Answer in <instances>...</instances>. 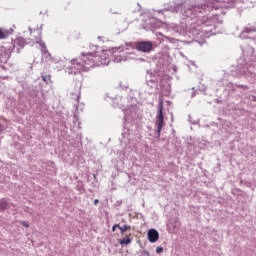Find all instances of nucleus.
I'll return each mask as SVG.
<instances>
[{"label":"nucleus","mask_w":256,"mask_h":256,"mask_svg":"<svg viewBox=\"0 0 256 256\" xmlns=\"http://www.w3.org/2000/svg\"><path fill=\"white\" fill-rule=\"evenodd\" d=\"M163 98L159 99L157 114H156V122L155 125L158 131V137L161 136V131H163V126L165 125V116L163 115Z\"/></svg>","instance_id":"f257e3e1"},{"label":"nucleus","mask_w":256,"mask_h":256,"mask_svg":"<svg viewBox=\"0 0 256 256\" xmlns=\"http://www.w3.org/2000/svg\"><path fill=\"white\" fill-rule=\"evenodd\" d=\"M80 59L82 63L85 65V67H94L95 61L97 60V52H83L80 56Z\"/></svg>","instance_id":"f03ea898"},{"label":"nucleus","mask_w":256,"mask_h":256,"mask_svg":"<svg viewBox=\"0 0 256 256\" xmlns=\"http://www.w3.org/2000/svg\"><path fill=\"white\" fill-rule=\"evenodd\" d=\"M70 69L73 70V73H81V71H87L89 69L88 66H85L83 61L79 62L77 59H73L71 61Z\"/></svg>","instance_id":"7ed1b4c3"},{"label":"nucleus","mask_w":256,"mask_h":256,"mask_svg":"<svg viewBox=\"0 0 256 256\" xmlns=\"http://www.w3.org/2000/svg\"><path fill=\"white\" fill-rule=\"evenodd\" d=\"M136 49L142 51V53H149L153 51V43L149 41L137 42Z\"/></svg>","instance_id":"20e7f679"},{"label":"nucleus","mask_w":256,"mask_h":256,"mask_svg":"<svg viewBox=\"0 0 256 256\" xmlns=\"http://www.w3.org/2000/svg\"><path fill=\"white\" fill-rule=\"evenodd\" d=\"M148 241H150V243H157V241H159V232L155 229H150L148 231Z\"/></svg>","instance_id":"39448f33"},{"label":"nucleus","mask_w":256,"mask_h":256,"mask_svg":"<svg viewBox=\"0 0 256 256\" xmlns=\"http://www.w3.org/2000/svg\"><path fill=\"white\" fill-rule=\"evenodd\" d=\"M13 35V29L0 28V39H8Z\"/></svg>","instance_id":"423d86ee"},{"label":"nucleus","mask_w":256,"mask_h":256,"mask_svg":"<svg viewBox=\"0 0 256 256\" xmlns=\"http://www.w3.org/2000/svg\"><path fill=\"white\" fill-rule=\"evenodd\" d=\"M133 241V238H131V234L126 235L124 238L119 240L120 245L123 247V245H131V242Z\"/></svg>","instance_id":"0eeeda50"},{"label":"nucleus","mask_w":256,"mask_h":256,"mask_svg":"<svg viewBox=\"0 0 256 256\" xmlns=\"http://www.w3.org/2000/svg\"><path fill=\"white\" fill-rule=\"evenodd\" d=\"M129 229H131V226H129V225L119 226L121 235H125V233H127V231H129Z\"/></svg>","instance_id":"6e6552de"},{"label":"nucleus","mask_w":256,"mask_h":256,"mask_svg":"<svg viewBox=\"0 0 256 256\" xmlns=\"http://www.w3.org/2000/svg\"><path fill=\"white\" fill-rule=\"evenodd\" d=\"M16 45H19V47H25V39L23 37L16 38Z\"/></svg>","instance_id":"1a4fd4ad"},{"label":"nucleus","mask_w":256,"mask_h":256,"mask_svg":"<svg viewBox=\"0 0 256 256\" xmlns=\"http://www.w3.org/2000/svg\"><path fill=\"white\" fill-rule=\"evenodd\" d=\"M0 209H2V211H5V209H7V200H0Z\"/></svg>","instance_id":"9d476101"},{"label":"nucleus","mask_w":256,"mask_h":256,"mask_svg":"<svg viewBox=\"0 0 256 256\" xmlns=\"http://www.w3.org/2000/svg\"><path fill=\"white\" fill-rule=\"evenodd\" d=\"M119 227H120L119 224H114V225L112 226V231H113V233H115V231H117V229H119Z\"/></svg>","instance_id":"9b49d317"},{"label":"nucleus","mask_w":256,"mask_h":256,"mask_svg":"<svg viewBox=\"0 0 256 256\" xmlns=\"http://www.w3.org/2000/svg\"><path fill=\"white\" fill-rule=\"evenodd\" d=\"M156 253H163V247L159 246L156 248Z\"/></svg>","instance_id":"f8f14e48"},{"label":"nucleus","mask_w":256,"mask_h":256,"mask_svg":"<svg viewBox=\"0 0 256 256\" xmlns=\"http://www.w3.org/2000/svg\"><path fill=\"white\" fill-rule=\"evenodd\" d=\"M21 225L23 226V227H29V223H27V222H25V221H23V222H21Z\"/></svg>","instance_id":"ddd939ff"},{"label":"nucleus","mask_w":256,"mask_h":256,"mask_svg":"<svg viewBox=\"0 0 256 256\" xmlns=\"http://www.w3.org/2000/svg\"><path fill=\"white\" fill-rule=\"evenodd\" d=\"M99 203V200H94V205H97Z\"/></svg>","instance_id":"4468645a"},{"label":"nucleus","mask_w":256,"mask_h":256,"mask_svg":"<svg viewBox=\"0 0 256 256\" xmlns=\"http://www.w3.org/2000/svg\"><path fill=\"white\" fill-rule=\"evenodd\" d=\"M1 131H3V126L2 125H0V133H1Z\"/></svg>","instance_id":"2eb2a0df"},{"label":"nucleus","mask_w":256,"mask_h":256,"mask_svg":"<svg viewBox=\"0 0 256 256\" xmlns=\"http://www.w3.org/2000/svg\"><path fill=\"white\" fill-rule=\"evenodd\" d=\"M43 81H47V79L45 77H42Z\"/></svg>","instance_id":"dca6fc26"}]
</instances>
